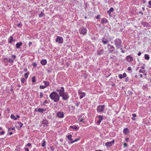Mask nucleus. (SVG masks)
<instances>
[{
  "instance_id": "16",
  "label": "nucleus",
  "mask_w": 151,
  "mask_h": 151,
  "mask_svg": "<svg viewBox=\"0 0 151 151\" xmlns=\"http://www.w3.org/2000/svg\"><path fill=\"white\" fill-rule=\"evenodd\" d=\"M108 22V21L107 19L105 18H103L101 19V23L103 24H106Z\"/></svg>"
},
{
  "instance_id": "44",
  "label": "nucleus",
  "mask_w": 151,
  "mask_h": 151,
  "mask_svg": "<svg viewBox=\"0 0 151 151\" xmlns=\"http://www.w3.org/2000/svg\"><path fill=\"white\" fill-rule=\"evenodd\" d=\"M40 98H41L43 97V93L42 92L40 93Z\"/></svg>"
},
{
  "instance_id": "17",
  "label": "nucleus",
  "mask_w": 151,
  "mask_h": 151,
  "mask_svg": "<svg viewBox=\"0 0 151 151\" xmlns=\"http://www.w3.org/2000/svg\"><path fill=\"white\" fill-rule=\"evenodd\" d=\"M22 43L21 42L17 43L16 45V48H19L22 45Z\"/></svg>"
},
{
  "instance_id": "5",
  "label": "nucleus",
  "mask_w": 151,
  "mask_h": 151,
  "mask_svg": "<svg viewBox=\"0 0 151 151\" xmlns=\"http://www.w3.org/2000/svg\"><path fill=\"white\" fill-rule=\"evenodd\" d=\"M105 107V105H99L97 107V111L98 112H101L103 111L104 110V108Z\"/></svg>"
},
{
  "instance_id": "10",
  "label": "nucleus",
  "mask_w": 151,
  "mask_h": 151,
  "mask_svg": "<svg viewBox=\"0 0 151 151\" xmlns=\"http://www.w3.org/2000/svg\"><path fill=\"white\" fill-rule=\"evenodd\" d=\"M56 115L57 117L59 118H63L64 116V115L63 112H58L57 113Z\"/></svg>"
},
{
  "instance_id": "21",
  "label": "nucleus",
  "mask_w": 151,
  "mask_h": 151,
  "mask_svg": "<svg viewBox=\"0 0 151 151\" xmlns=\"http://www.w3.org/2000/svg\"><path fill=\"white\" fill-rule=\"evenodd\" d=\"M72 135L71 134H69L66 136L68 139L69 140L70 142L73 141V139L72 138Z\"/></svg>"
},
{
  "instance_id": "39",
  "label": "nucleus",
  "mask_w": 151,
  "mask_h": 151,
  "mask_svg": "<svg viewBox=\"0 0 151 151\" xmlns=\"http://www.w3.org/2000/svg\"><path fill=\"white\" fill-rule=\"evenodd\" d=\"M25 80L24 78H23L21 79V82L22 83H24Z\"/></svg>"
},
{
  "instance_id": "33",
  "label": "nucleus",
  "mask_w": 151,
  "mask_h": 151,
  "mask_svg": "<svg viewBox=\"0 0 151 151\" xmlns=\"http://www.w3.org/2000/svg\"><path fill=\"white\" fill-rule=\"evenodd\" d=\"M29 74V72H28L27 73H25L24 74V76L25 77V78L27 79L28 77V75Z\"/></svg>"
},
{
  "instance_id": "1",
  "label": "nucleus",
  "mask_w": 151,
  "mask_h": 151,
  "mask_svg": "<svg viewBox=\"0 0 151 151\" xmlns=\"http://www.w3.org/2000/svg\"><path fill=\"white\" fill-rule=\"evenodd\" d=\"M56 91L58 93L60 97H61L63 100H67L69 98V96L68 93L65 92L64 88L63 87L57 88Z\"/></svg>"
},
{
  "instance_id": "57",
  "label": "nucleus",
  "mask_w": 151,
  "mask_h": 151,
  "mask_svg": "<svg viewBox=\"0 0 151 151\" xmlns=\"http://www.w3.org/2000/svg\"><path fill=\"white\" fill-rule=\"evenodd\" d=\"M132 115L134 117H136L137 116L136 114H133Z\"/></svg>"
},
{
  "instance_id": "30",
  "label": "nucleus",
  "mask_w": 151,
  "mask_h": 151,
  "mask_svg": "<svg viewBox=\"0 0 151 151\" xmlns=\"http://www.w3.org/2000/svg\"><path fill=\"white\" fill-rule=\"evenodd\" d=\"M80 139V138L79 137L78 138L76 139L74 141H73L72 142H70V143L71 144H72L75 142H76L79 140Z\"/></svg>"
},
{
  "instance_id": "26",
  "label": "nucleus",
  "mask_w": 151,
  "mask_h": 151,
  "mask_svg": "<svg viewBox=\"0 0 151 151\" xmlns=\"http://www.w3.org/2000/svg\"><path fill=\"white\" fill-rule=\"evenodd\" d=\"M9 38L10 39V40L9 41V43H12L14 41V40L13 39V37L12 36H10Z\"/></svg>"
},
{
  "instance_id": "2",
  "label": "nucleus",
  "mask_w": 151,
  "mask_h": 151,
  "mask_svg": "<svg viewBox=\"0 0 151 151\" xmlns=\"http://www.w3.org/2000/svg\"><path fill=\"white\" fill-rule=\"evenodd\" d=\"M49 97L52 100H53L55 102H58L59 101V94L56 92L53 91L52 92L50 95Z\"/></svg>"
},
{
  "instance_id": "6",
  "label": "nucleus",
  "mask_w": 151,
  "mask_h": 151,
  "mask_svg": "<svg viewBox=\"0 0 151 151\" xmlns=\"http://www.w3.org/2000/svg\"><path fill=\"white\" fill-rule=\"evenodd\" d=\"M87 30L86 28L81 27L79 29V32L81 34L85 35L87 33Z\"/></svg>"
},
{
  "instance_id": "45",
  "label": "nucleus",
  "mask_w": 151,
  "mask_h": 151,
  "mask_svg": "<svg viewBox=\"0 0 151 151\" xmlns=\"http://www.w3.org/2000/svg\"><path fill=\"white\" fill-rule=\"evenodd\" d=\"M129 78L128 77H127L125 79V81L126 82H127L129 80Z\"/></svg>"
},
{
  "instance_id": "28",
  "label": "nucleus",
  "mask_w": 151,
  "mask_h": 151,
  "mask_svg": "<svg viewBox=\"0 0 151 151\" xmlns=\"http://www.w3.org/2000/svg\"><path fill=\"white\" fill-rule=\"evenodd\" d=\"M102 42L104 44H106L109 42V40H102Z\"/></svg>"
},
{
  "instance_id": "12",
  "label": "nucleus",
  "mask_w": 151,
  "mask_h": 151,
  "mask_svg": "<svg viewBox=\"0 0 151 151\" xmlns=\"http://www.w3.org/2000/svg\"><path fill=\"white\" fill-rule=\"evenodd\" d=\"M97 117L99 119V120L97 122V124L99 125L101 121L103 119V117L101 115H99L97 116Z\"/></svg>"
},
{
  "instance_id": "43",
  "label": "nucleus",
  "mask_w": 151,
  "mask_h": 151,
  "mask_svg": "<svg viewBox=\"0 0 151 151\" xmlns=\"http://www.w3.org/2000/svg\"><path fill=\"white\" fill-rule=\"evenodd\" d=\"M50 149L52 151H54V148L53 146H50Z\"/></svg>"
},
{
  "instance_id": "37",
  "label": "nucleus",
  "mask_w": 151,
  "mask_h": 151,
  "mask_svg": "<svg viewBox=\"0 0 151 151\" xmlns=\"http://www.w3.org/2000/svg\"><path fill=\"white\" fill-rule=\"evenodd\" d=\"M46 86H40V89H43L46 88Z\"/></svg>"
},
{
  "instance_id": "53",
  "label": "nucleus",
  "mask_w": 151,
  "mask_h": 151,
  "mask_svg": "<svg viewBox=\"0 0 151 151\" xmlns=\"http://www.w3.org/2000/svg\"><path fill=\"white\" fill-rule=\"evenodd\" d=\"M127 144L126 143H124V147H127Z\"/></svg>"
},
{
  "instance_id": "35",
  "label": "nucleus",
  "mask_w": 151,
  "mask_h": 151,
  "mask_svg": "<svg viewBox=\"0 0 151 151\" xmlns=\"http://www.w3.org/2000/svg\"><path fill=\"white\" fill-rule=\"evenodd\" d=\"M44 15V13L41 12V13L39 14V16L40 17H42Z\"/></svg>"
},
{
  "instance_id": "47",
  "label": "nucleus",
  "mask_w": 151,
  "mask_h": 151,
  "mask_svg": "<svg viewBox=\"0 0 151 151\" xmlns=\"http://www.w3.org/2000/svg\"><path fill=\"white\" fill-rule=\"evenodd\" d=\"M111 12H113L114 11V9L112 7H111L109 10Z\"/></svg>"
},
{
  "instance_id": "58",
  "label": "nucleus",
  "mask_w": 151,
  "mask_h": 151,
  "mask_svg": "<svg viewBox=\"0 0 151 151\" xmlns=\"http://www.w3.org/2000/svg\"><path fill=\"white\" fill-rule=\"evenodd\" d=\"M32 44V42H29V47H30Z\"/></svg>"
},
{
  "instance_id": "34",
  "label": "nucleus",
  "mask_w": 151,
  "mask_h": 151,
  "mask_svg": "<svg viewBox=\"0 0 151 151\" xmlns=\"http://www.w3.org/2000/svg\"><path fill=\"white\" fill-rule=\"evenodd\" d=\"M18 125L20 127V128H21L23 126V124L21 122H18Z\"/></svg>"
},
{
  "instance_id": "55",
  "label": "nucleus",
  "mask_w": 151,
  "mask_h": 151,
  "mask_svg": "<svg viewBox=\"0 0 151 151\" xmlns=\"http://www.w3.org/2000/svg\"><path fill=\"white\" fill-rule=\"evenodd\" d=\"M120 49L121 50V52L122 53H124L125 52V51L123 50L122 48H121Z\"/></svg>"
},
{
  "instance_id": "27",
  "label": "nucleus",
  "mask_w": 151,
  "mask_h": 151,
  "mask_svg": "<svg viewBox=\"0 0 151 151\" xmlns=\"http://www.w3.org/2000/svg\"><path fill=\"white\" fill-rule=\"evenodd\" d=\"M10 117L11 119H13L14 120H16L17 119V118L15 117L13 114L11 115Z\"/></svg>"
},
{
  "instance_id": "50",
  "label": "nucleus",
  "mask_w": 151,
  "mask_h": 151,
  "mask_svg": "<svg viewBox=\"0 0 151 151\" xmlns=\"http://www.w3.org/2000/svg\"><path fill=\"white\" fill-rule=\"evenodd\" d=\"M31 146V144L30 143H28L26 145V146L29 147Z\"/></svg>"
},
{
  "instance_id": "29",
  "label": "nucleus",
  "mask_w": 151,
  "mask_h": 151,
  "mask_svg": "<svg viewBox=\"0 0 151 151\" xmlns=\"http://www.w3.org/2000/svg\"><path fill=\"white\" fill-rule=\"evenodd\" d=\"M145 58L147 60H148L150 59V57L147 54H145Z\"/></svg>"
},
{
  "instance_id": "54",
  "label": "nucleus",
  "mask_w": 151,
  "mask_h": 151,
  "mask_svg": "<svg viewBox=\"0 0 151 151\" xmlns=\"http://www.w3.org/2000/svg\"><path fill=\"white\" fill-rule=\"evenodd\" d=\"M24 150H26V151H29V150L28 148L27 147H25L24 148Z\"/></svg>"
},
{
  "instance_id": "56",
  "label": "nucleus",
  "mask_w": 151,
  "mask_h": 151,
  "mask_svg": "<svg viewBox=\"0 0 151 151\" xmlns=\"http://www.w3.org/2000/svg\"><path fill=\"white\" fill-rule=\"evenodd\" d=\"M83 119L81 118V119L80 120L79 122H83Z\"/></svg>"
},
{
  "instance_id": "32",
  "label": "nucleus",
  "mask_w": 151,
  "mask_h": 151,
  "mask_svg": "<svg viewBox=\"0 0 151 151\" xmlns=\"http://www.w3.org/2000/svg\"><path fill=\"white\" fill-rule=\"evenodd\" d=\"M42 141L43 142V143L42 144L41 146L42 147H44L45 146V139H43Z\"/></svg>"
},
{
  "instance_id": "24",
  "label": "nucleus",
  "mask_w": 151,
  "mask_h": 151,
  "mask_svg": "<svg viewBox=\"0 0 151 151\" xmlns=\"http://www.w3.org/2000/svg\"><path fill=\"white\" fill-rule=\"evenodd\" d=\"M70 127V128H72L74 129H75L76 130H77L79 129V128H78V126H71Z\"/></svg>"
},
{
  "instance_id": "23",
  "label": "nucleus",
  "mask_w": 151,
  "mask_h": 151,
  "mask_svg": "<svg viewBox=\"0 0 151 151\" xmlns=\"http://www.w3.org/2000/svg\"><path fill=\"white\" fill-rule=\"evenodd\" d=\"M46 109H43L39 108L37 109V111L40 113H43L44 111H45Z\"/></svg>"
},
{
  "instance_id": "38",
  "label": "nucleus",
  "mask_w": 151,
  "mask_h": 151,
  "mask_svg": "<svg viewBox=\"0 0 151 151\" xmlns=\"http://www.w3.org/2000/svg\"><path fill=\"white\" fill-rule=\"evenodd\" d=\"M80 102H77L76 104V107H78V106L80 105Z\"/></svg>"
},
{
  "instance_id": "19",
  "label": "nucleus",
  "mask_w": 151,
  "mask_h": 151,
  "mask_svg": "<svg viewBox=\"0 0 151 151\" xmlns=\"http://www.w3.org/2000/svg\"><path fill=\"white\" fill-rule=\"evenodd\" d=\"M47 63V61L46 60L43 59L41 61V64L43 65L46 64Z\"/></svg>"
},
{
  "instance_id": "36",
  "label": "nucleus",
  "mask_w": 151,
  "mask_h": 151,
  "mask_svg": "<svg viewBox=\"0 0 151 151\" xmlns=\"http://www.w3.org/2000/svg\"><path fill=\"white\" fill-rule=\"evenodd\" d=\"M12 59L14 60L16 58V57L15 55H12Z\"/></svg>"
},
{
  "instance_id": "64",
  "label": "nucleus",
  "mask_w": 151,
  "mask_h": 151,
  "mask_svg": "<svg viewBox=\"0 0 151 151\" xmlns=\"http://www.w3.org/2000/svg\"><path fill=\"white\" fill-rule=\"evenodd\" d=\"M24 70L25 72H27V70L26 68H25L24 69Z\"/></svg>"
},
{
  "instance_id": "22",
  "label": "nucleus",
  "mask_w": 151,
  "mask_h": 151,
  "mask_svg": "<svg viewBox=\"0 0 151 151\" xmlns=\"http://www.w3.org/2000/svg\"><path fill=\"white\" fill-rule=\"evenodd\" d=\"M123 132L125 134H127L129 132V130L127 128L124 129L123 131Z\"/></svg>"
},
{
  "instance_id": "46",
  "label": "nucleus",
  "mask_w": 151,
  "mask_h": 151,
  "mask_svg": "<svg viewBox=\"0 0 151 151\" xmlns=\"http://www.w3.org/2000/svg\"><path fill=\"white\" fill-rule=\"evenodd\" d=\"M47 103V100H45L43 103L42 105H45V104Z\"/></svg>"
},
{
  "instance_id": "42",
  "label": "nucleus",
  "mask_w": 151,
  "mask_h": 151,
  "mask_svg": "<svg viewBox=\"0 0 151 151\" xmlns=\"http://www.w3.org/2000/svg\"><path fill=\"white\" fill-rule=\"evenodd\" d=\"M101 15H98L96 17V18L98 19H100Z\"/></svg>"
},
{
  "instance_id": "60",
  "label": "nucleus",
  "mask_w": 151,
  "mask_h": 151,
  "mask_svg": "<svg viewBox=\"0 0 151 151\" xmlns=\"http://www.w3.org/2000/svg\"><path fill=\"white\" fill-rule=\"evenodd\" d=\"M15 130V128H11L9 129V130Z\"/></svg>"
},
{
  "instance_id": "61",
  "label": "nucleus",
  "mask_w": 151,
  "mask_h": 151,
  "mask_svg": "<svg viewBox=\"0 0 151 151\" xmlns=\"http://www.w3.org/2000/svg\"><path fill=\"white\" fill-rule=\"evenodd\" d=\"M102 40H108L106 39L105 37H104L102 38Z\"/></svg>"
},
{
  "instance_id": "31",
  "label": "nucleus",
  "mask_w": 151,
  "mask_h": 151,
  "mask_svg": "<svg viewBox=\"0 0 151 151\" xmlns=\"http://www.w3.org/2000/svg\"><path fill=\"white\" fill-rule=\"evenodd\" d=\"M32 82L35 83L36 81V78L35 76L33 77L32 78Z\"/></svg>"
},
{
  "instance_id": "18",
  "label": "nucleus",
  "mask_w": 151,
  "mask_h": 151,
  "mask_svg": "<svg viewBox=\"0 0 151 151\" xmlns=\"http://www.w3.org/2000/svg\"><path fill=\"white\" fill-rule=\"evenodd\" d=\"M48 124V122L46 119H44L43 120L41 124L45 125L47 124Z\"/></svg>"
},
{
  "instance_id": "40",
  "label": "nucleus",
  "mask_w": 151,
  "mask_h": 151,
  "mask_svg": "<svg viewBox=\"0 0 151 151\" xmlns=\"http://www.w3.org/2000/svg\"><path fill=\"white\" fill-rule=\"evenodd\" d=\"M145 70H142V69H140L139 70V72L140 73H145Z\"/></svg>"
},
{
  "instance_id": "48",
  "label": "nucleus",
  "mask_w": 151,
  "mask_h": 151,
  "mask_svg": "<svg viewBox=\"0 0 151 151\" xmlns=\"http://www.w3.org/2000/svg\"><path fill=\"white\" fill-rule=\"evenodd\" d=\"M148 4L150 6H149V8H151V0L149 1L148 2Z\"/></svg>"
},
{
  "instance_id": "14",
  "label": "nucleus",
  "mask_w": 151,
  "mask_h": 151,
  "mask_svg": "<svg viewBox=\"0 0 151 151\" xmlns=\"http://www.w3.org/2000/svg\"><path fill=\"white\" fill-rule=\"evenodd\" d=\"M78 94L80 95V99H81L85 96V93L84 92H79Z\"/></svg>"
},
{
  "instance_id": "20",
  "label": "nucleus",
  "mask_w": 151,
  "mask_h": 151,
  "mask_svg": "<svg viewBox=\"0 0 151 151\" xmlns=\"http://www.w3.org/2000/svg\"><path fill=\"white\" fill-rule=\"evenodd\" d=\"M104 50L102 49H100L97 51V54L98 55H100L104 52Z\"/></svg>"
},
{
  "instance_id": "13",
  "label": "nucleus",
  "mask_w": 151,
  "mask_h": 151,
  "mask_svg": "<svg viewBox=\"0 0 151 151\" xmlns=\"http://www.w3.org/2000/svg\"><path fill=\"white\" fill-rule=\"evenodd\" d=\"M141 24L144 27H150V24L147 22H142Z\"/></svg>"
},
{
  "instance_id": "9",
  "label": "nucleus",
  "mask_w": 151,
  "mask_h": 151,
  "mask_svg": "<svg viewBox=\"0 0 151 151\" xmlns=\"http://www.w3.org/2000/svg\"><path fill=\"white\" fill-rule=\"evenodd\" d=\"M114 142H115L114 140L113 139L112 141L111 142H109L106 143L105 144V145L107 147H109L112 146V145L114 144Z\"/></svg>"
},
{
  "instance_id": "41",
  "label": "nucleus",
  "mask_w": 151,
  "mask_h": 151,
  "mask_svg": "<svg viewBox=\"0 0 151 151\" xmlns=\"http://www.w3.org/2000/svg\"><path fill=\"white\" fill-rule=\"evenodd\" d=\"M17 26L18 27H21L22 26V24L21 23H19V24H18L17 25Z\"/></svg>"
},
{
  "instance_id": "3",
  "label": "nucleus",
  "mask_w": 151,
  "mask_h": 151,
  "mask_svg": "<svg viewBox=\"0 0 151 151\" xmlns=\"http://www.w3.org/2000/svg\"><path fill=\"white\" fill-rule=\"evenodd\" d=\"M114 44L116 46V48L118 49L122 45L121 40L119 38L116 39L114 40Z\"/></svg>"
},
{
  "instance_id": "4",
  "label": "nucleus",
  "mask_w": 151,
  "mask_h": 151,
  "mask_svg": "<svg viewBox=\"0 0 151 151\" xmlns=\"http://www.w3.org/2000/svg\"><path fill=\"white\" fill-rule=\"evenodd\" d=\"M107 48L109 53H113L115 52V48L113 45L108 44L107 45Z\"/></svg>"
},
{
  "instance_id": "62",
  "label": "nucleus",
  "mask_w": 151,
  "mask_h": 151,
  "mask_svg": "<svg viewBox=\"0 0 151 151\" xmlns=\"http://www.w3.org/2000/svg\"><path fill=\"white\" fill-rule=\"evenodd\" d=\"M111 12L109 10L107 12V13L109 14H111Z\"/></svg>"
},
{
  "instance_id": "11",
  "label": "nucleus",
  "mask_w": 151,
  "mask_h": 151,
  "mask_svg": "<svg viewBox=\"0 0 151 151\" xmlns=\"http://www.w3.org/2000/svg\"><path fill=\"white\" fill-rule=\"evenodd\" d=\"M126 60L129 62H132L133 60V58L130 55H128L126 57Z\"/></svg>"
},
{
  "instance_id": "51",
  "label": "nucleus",
  "mask_w": 151,
  "mask_h": 151,
  "mask_svg": "<svg viewBox=\"0 0 151 151\" xmlns=\"http://www.w3.org/2000/svg\"><path fill=\"white\" fill-rule=\"evenodd\" d=\"M127 69H128V70L129 71H131H131H132V68H131L130 67H128V68H127Z\"/></svg>"
},
{
  "instance_id": "63",
  "label": "nucleus",
  "mask_w": 151,
  "mask_h": 151,
  "mask_svg": "<svg viewBox=\"0 0 151 151\" xmlns=\"http://www.w3.org/2000/svg\"><path fill=\"white\" fill-rule=\"evenodd\" d=\"M140 68L142 69H143V70H144V69H145V67L144 66H142V67H140Z\"/></svg>"
},
{
  "instance_id": "8",
  "label": "nucleus",
  "mask_w": 151,
  "mask_h": 151,
  "mask_svg": "<svg viewBox=\"0 0 151 151\" xmlns=\"http://www.w3.org/2000/svg\"><path fill=\"white\" fill-rule=\"evenodd\" d=\"M55 42L59 44H62L63 42V39L62 37L58 36L55 40Z\"/></svg>"
},
{
  "instance_id": "7",
  "label": "nucleus",
  "mask_w": 151,
  "mask_h": 151,
  "mask_svg": "<svg viewBox=\"0 0 151 151\" xmlns=\"http://www.w3.org/2000/svg\"><path fill=\"white\" fill-rule=\"evenodd\" d=\"M3 61L5 63H12L14 62V60H13L12 59H10L9 58H4L3 59Z\"/></svg>"
},
{
  "instance_id": "49",
  "label": "nucleus",
  "mask_w": 151,
  "mask_h": 151,
  "mask_svg": "<svg viewBox=\"0 0 151 151\" xmlns=\"http://www.w3.org/2000/svg\"><path fill=\"white\" fill-rule=\"evenodd\" d=\"M33 65L34 67H35L37 66V64L34 63L33 64Z\"/></svg>"
},
{
  "instance_id": "25",
  "label": "nucleus",
  "mask_w": 151,
  "mask_h": 151,
  "mask_svg": "<svg viewBox=\"0 0 151 151\" xmlns=\"http://www.w3.org/2000/svg\"><path fill=\"white\" fill-rule=\"evenodd\" d=\"M44 83V84L45 86L46 87L47 86H49L50 83L48 81H43Z\"/></svg>"
},
{
  "instance_id": "15",
  "label": "nucleus",
  "mask_w": 151,
  "mask_h": 151,
  "mask_svg": "<svg viewBox=\"0 0 151 151\" xmlns=\"http://www.w3.org/2000/svg\"><path fill=\"white\" fill-rule=\"evenodd\" d=\"M127 76L126 73H123V75H122L121 74H119V77L120 79H122L123 78H125Z\"/></svg>"
},
{
  "instance_id": "52",
  "label": "nucleus",
  "mask_w": 151,
  "mask_h": 151,
  "mask_svg": "<svg viewBox=\"0 0 151 151\" xmlns=\"http://www.w3.org/2000/svg\"><path fill=\"white\" fill-rule=\"evenodd\" d=\"M4 131H3L2 132H1L0 133L1 135H3L4 134Z\"/></svg>"
},
{
  "instance_id": "59",
  "label": "nucleus",
  "mask_w": 151,
  "mask_h": 151,
  "mask_svg": "<svg viewBox=\"0 0 151 151\" xmlns=\"http://www.w3.org/2000/svg\"><path fill=\"white\" fill-rule=\"evenodd\" d=\"M141 52H139L137 54V55L138 56H140L141 55Z\"/></svg>"
}]
</instances>
